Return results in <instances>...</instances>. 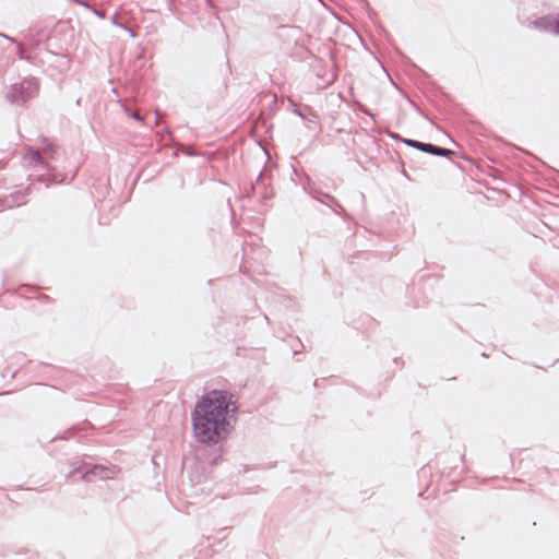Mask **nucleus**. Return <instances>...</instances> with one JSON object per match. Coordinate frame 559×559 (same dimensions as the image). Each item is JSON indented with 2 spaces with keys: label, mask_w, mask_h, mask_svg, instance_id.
Segmentation results:
<instances>
[{
  "label": "nucleus",
  "mask_w": 559,
  "mask_h": 559,
  "mask_svg": "<svg viewBox=\"0 0 559 559\" xmlns=\"http://www.w3.org/2000/svg\"><path fill=\"white\" fill-rule=\"evenodd\" d=\"M191 419L193 436L201 443L216 444L225 439L231 429L227 417L215 420L192 414Z\"/></svg>",
  "instance_id": "obj_2"
},
{
  "label": "nucleus",
  "mask_w": 559,
  "mask_h": 559,
  "mask_svg": "<svg viewBox=\"0 0 559 559\" xmlns=\"http://www.w3.org/2000/svg\"><path fill=\"white\" fill-rule=\"evenodd\" d=\"M38 90L39 84L35 78L24 79L9 87L5 94V99L12 105H23L35 97Z\"/></svg>",
  "instance_id": "obj_3"
},
{
  "label": "nucleus",
  "mask_w": 559,
  "mask_h": 559,
  "mask_svg": "<svg viewBox=\"0 0 559 559\" xmlns=\"http://www.w3.org/2000/svg\"><path fill=\"white\" fill-rule=\"evenodd\" d=\"M53 152L55 148L52 145H47L40 151L28 147L23 155L24 164L28 168L49 173L52 168L48 160L52 158Z\"/></svg>",
  "instance_id": "obj_4"
},
{
  "label": "nucleus",
  "mask_w": 559,
  "mask_h": 559,
  "mask_svg": "<svg viewBox=\"0 0 559 559\" xmlns=\"http://www.w3.org/2000/svg\"><path fill=\"white\" fill-rule=\"evenodd\" d=\"M324 197H325V198H328V199L333 200V198H332V197H330L329 194H324Z\"/></svg>",
  "instance_id": "obj_13"
},
{
  "label": "nucleus",
  "mask_w": 559,
  "mask_h": 559,
  "mask_svg": "<svg viewBox=\"0 0 559 559\" xmlns=\"http://www.w3.org/2000/svg\"><path fill=\"white\" fill-rule=\"evenodd\" d=\"M11 198L13 199L12 203L8 204L9 207H12L14 205H21L24 203V194L22 192H16L15 194H12Z\"/></svg>",
  "instance_id": "obj_8"
},
{
  "label": "nucleus",
  "mask_w": 559,
  "mask_h": 559,
  "mask_svg": "<svg viewBox=\"0 0 559 559\" xmlns=\"http://www.w3.org/2000/svg\"><path fill=\"white\" fill-rule=\"evenodd\" d=\"M294 114L298 115L301 118H305V114L299 109H294Z\"/></svg>",
  "instance_id": "obj_10"
},
{
  "label": "nucleus",
  "mask_w": 559,
  "mask_h": 559,
  "mask_svg": "<svg viewBox=\"0 0 559 559\" xmlns=\"http://www.w3.org/2000/svg\"><path fill=\"white\" fill-rule=\"evenodd\" d=\"M131 117L134 118L135 120H142L141 116L138 112H133L131 115Z\"/></svg>",
  "instance_id": "obj_12"
},
{
  "label": "nucleus",
  "mask_w": 559,
  "mask_h": 559,
  "mask_svg": "<svg viewBox=\"0 0 559 559\" xmlns=\"http://www.w3.org/2000/svg\"><path fill=\"white\" fill-rule=\"evenodd\" d=\"M554 20H555V23H554L552 33L556 35H559V16H555Z\"/></svg>",
  "instance_id": "obj_9"
},
{
  "label": "nucleus",
  "mask_w": 559,
  "mask_h": 559,
  "mask_svg": "<svg viewBox=\"0 0 559 559\" xmlns=\"http://www.w3.org/2000/svg\"><path fill=\"white\" fill-rule=\"evenodd\" d=\"M237 411L234 395L224 390H212L207 392L197 403L192 414L209 417V419L219 420L222 417H227L229 426L233 427L235 421V413Z\"/></svg>",
  "instance_id": "obj_1"
},
{
  "label": "nucleus",
  "mask_w": 559,
  "mask_h": 559,
  "mask_svg": "<svg viewBox=\"0 0 559 559\" xmlns=\"http://www.w3.org/2000/svg\"><path fill=\"white\" fill-rule=\"evenodd\" d=\"M554 17L555 16H543V17H539L538 20H536L534 22V25L537 28H540V29H543L545 32L552 33L554 23H555Z\"/></svg>",
  "instance_id": "obj_7"
},
{
  "label": "nucleus",
  "mask_w": 559,
  "mask_h": 559,
  "mask_svg": "<svg viewBox=\"0 0 559 559\" xmlns=\"http://www.w3.org/2000/svg\"><path fill=\"white\" fill-rule=\"evenodd\" d=\"M78 471L86 481H92L94 477L110 479L116 475V467H106L103 465H93L92 467H88L86 464H83V466Z\"/></svg>",
  "instance_id": "obj_5"
},
{
  "label": "nucleus",
  "mask_w": 559,
  "mask_h": 559,
  "mask_svg": "<svg viewBox=\"0 0 559 559\" xmlns=\"http://www.w3.org/2000/svg\"><path fill=\"white\" fill-rule=\"evenodd\" d=\"M94 12H95V14H96L98 17H100V19H105V13H104V12H99V11H97V10H95Z\"/></svg>",
  "instance_id": "obj_11"
},
{
  "label": "nucleus",
  "mask_w": 559,
  "mask_h": 559,
  "mask_svg": "<svg viewBox=\"0 0 559 559\" xmlns=\"http://www.w3.org/2000/svg\"><path fill=\"white\" fill-rule=\"evenodd\" d=\"M403 142L411 147L432 155L448 157L453 154V152L449 148L440 147L430 143H424L412 139H404Z\"/></svg>",
  "instance_id": "obj_6"
}]
</instances>
